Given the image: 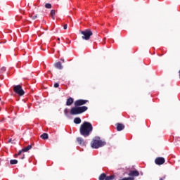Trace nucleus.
<instances>
[{
    "label": "nucleus",
    "instance_id": "nucleus-1",
    "mask_svg": "<svg viewBox=\"0 0 180 180\" xmlns=\"http://www.w3.org/2000/svg\"><path fill=\"white\" fill-rule=\"evenodd\" d=\"M93 130L94 127H92V124L88 122H84L79 127L80 134L81 136H83V137L89 136Z\"/></svg>",
    "mask_w": 180,
    "mask_h": 180
},
{
    "label": "nucleus",
    "instance_id": "nucleus-31",
    "mask_svg": "<svg viewBox=\"0 0 180 180\" xmlns=\"http://www.w3.org/2000/svg\"><path fill=\"white\" fill-rule=\"evenodd\" d=\"M63 63H64V59H62Z\"/></svg>",
    "mask_w": 180,
    "mask_h": 180
},
{
    "label": "nucleus",
    "instance_id": "nucleus-9",
    "mask_svg": "<svg viewBox=\"0 0 180 180\" xmlns=\"http://www.w3.org/2000/svg\"><path fill=\"white\" fill-rule=\"evenodd\" d=\"M115 125L117 126V131H122V130L124 129V124L122 123H117Z\"/></svg>",
    "mask_w": 180,
    "mask_h": 180
},
{
    "label": "nucleus",
    "instance_id": "nucleus-5",
    "mask_svg": "<svg viewBox=\"0 0 180 180\" xmlns=\"http://www.w3.org/2000/svg\"><path fill=\"white\" fill-rule=\"evenodd\" d=\"M13 91L18 95V96H23V95H25V90H23L20 84L14 86Z\"/></svg>",
    "mask_w": 180,
    "mask_h": 180
},
{
    "label": "nucleus",
    "instance_id": "nucleus-14",
    "mask_svg": "<svg viewBox=\"0 0 180 180\" xmlns=\"http://www.w3.org/2000/svg\"><path fill=\"white\" fill-rule=\"evenodd\" d=\"M29 150H32V145H29L28 146L22 148L23 153H27V151H29Z\"/></svg>",
    "mask_w": 180,
    "mask_h": 180
},
{
    "label": "nucleus",
    "instance_id": "nucleus-23",
    "mask_svg": "<svg viewBox=\"0 0 180 180\" xmlns=\"http://www.w3.org/2000/svg\"><path fill=\"white\" fill-rule=\"evenodd\" d=\"M30 18H32V20H34L35 19H37V15H31Z\"/></svg>",
    "mask_w": 180,
    "mask_h": 180
},
{
    "label": "nucleus",
    "instance_id": "nucleus-21",
    "mask_svg": "<svg viewBox=\"0 0 180 180\" xmlns=\"http://www.w3.org/2000/svg\"><path fill=\"white\" fill-rule=\"evenodd\" d=\"M45 8H46V9H51V4H50V3H46V4H45Z\"/></svg>",
    "mask_w": 180,
    "mask_h": 180
},
{
    "label": "nucleus",
    "instance_id": "nucleus-28",
    "mask_svg": "<svg viewBox=\"0 0 180 180\" xmlns=\"http://www.w3.org/2000/svg\"><path fill=\"white\" fill-rule=\"evenodd\" d=\"M8 143H12V139H10L8 141Z\"/></svg>",
    "mask_w": 180,
    "mask_h": 180
},
{
    "label": "nucleus",
    "instance_id": "nucleus-16",
    "mask_svg": "<svg viewBox=\"0 0 180 180\" xmlns=\"http://www.w3.org/2000/svg\"><path fill=\"white\" fill-rule=\"evenodd\" d=\"M99 180H106V174L105 173H102L99 177H98Z\"/></svg>",
    "mask_w": 180,
    "mask_h": 180
},
{
    "label": "nucleus",
    "instance_id": "nucleus-11",
    "mask_svg": "<svg viewBox=\"0 0 180 180\" xmlns=\"http://www.w3.org/2000/svg\"><path fill=\"white\" fill-rule=\"evenodd\" d=\"M72 103H74V98L70 97L69 98L67 99L66 105L71 106Z\"/></svg>",
    "mask_w": 180,
    "mask_h": 180
},
{
    "label": "nucleus",
    "instance_id": "nucleus-25",
    "mask_svg": "<svg viewBox=\"0 0 180 180\" xmlns=\"http://www.w3.org/2000/svg\"><path fill=\"white\" fill-rule=\"evenodd\" d=\"M53 86L54 88H58V86H60V84L58 83H55Z\"/></svg>",
    "mask_w": 180,
    "mask_h": 180
},
{
    "label": "nucleus",
    "instance_id": "nucleus-6",
    "mask_svg": "<svg viewBox=\"0 0 180 180\" xmlns=\"http://www.w3.org/2000/svg\"><path fill=\"white\" fill-rule=\"evenodd\" d=\"M89 102L88 100L79 99L75 102V106L82 107L84 105H86Z\"/></svg>",
    "mask_w": 180,
    "mask_h": 180
},
{
    "label": "nucleus",
    "instance_id": "nucleus-18",
    "mask_svg": "<svg viewBox=\"0 0 180 180\" xmlns=\"http://www.w3.org/2000/svg\"><path fill=\"white\" fill-rule=\"evenodd\" d=\"M5 71H6V68L5 66L0 67V75H2Z\"/></svg>",
    "mask_w": 180,
    "mask_h": 180
},
{
    "label": "nucleus",
    "instance_id": "nucleus-15",
    "mask_svg": "<svg viewBox=\"0 0 180 180\" xmlns=\"http://www.w3.org/2000/svg\"><path fill=\"white\" fill-rule=\"evenodd\" d=\"M82 120L80 117H75L74 119V123H75V124H79L81 123Z\"/></svg>",
    "mask_w": 180,
    "mask_h": 180
},
{
    "label": "nucleus",
    "instance_id": "nucleus-2",
    "mask_svg": "<svg viewBox=\"0 0 180 180\" xmlns=\"http://www.w3.org/2000/svg\"><path fill=\"white\" fill-rule=\"evenodd\" d=\"M86 110H88V108L86 106L78 107L75 105V107H72L70 109V115H72V116L82 115V113L86 112Z\"/></svg>",
    "mask_w": 180,
    "mask_h": 180
},
{
    "label": "nucleus",
    "instance_id": "nucleus-12",
    "mask_svg": "<svg viewBox=\"0 0 180 180\" xmlns=\"http://www.w3.org/2000/svg\"><path fill=\"white\" fill-rule=\"evenodd\" d=\"M55 68H57L58 70H63V65L61 64V62H57L54 64Z\"/></svg>",
    "mask_w": 180,
    "mask_h": 180
},
{
    "label": "nucleus",
    "instance_id": "nucleus-13",
    "mask_svg": "<svg viewBox=\"0 0 180 180\" xmlns=\"http://www.w3.org/2000/svg\"><path fill=\"white\" fill-rule=\"evenodd\" d=\"M41 139L42 140H48L49 139V134L47 133H44L43 134L41 135Z\"/></svg>",
    "mask_w": 180,
    "mask_h": 180
},
{
    "label": "nucleus",
    "instance_id": "nucleus-8",
    "mask_svg": "<svg viewBox=\"0 0 180 180\" xmlns=\"http://www.w3.org/2000/svg\"><path fill=\"white\" fill-rule=\"evenodd\" d=\"M129 176H139L140 173L137 170H131L128 174Z\"/></svg>",
    "mask_w": 180,
    "mask_h": 180
},
{
    "label": "nucleus",
    "instance_id": "nucleus-22",
    "mask_svg": "<svg viewBox=\"0 0 180 180\" xmlns=\"http://www.w3.org/2000/svg\"><path fill=\"white\" fill-rule=\"evenodd\" d=\"M64 113H65V116H68V108H65L64 110Z\"/></svg>",
    "mask_w": 180,
    "mask_h": 180
},
{
    "label": "nucleus",
    "instance_id": "nucleus-19",
    "mask_svg": "<svg viewBox=\"0 0 180 180\" xmlns=\"http://www.w3.org/2000/svg\"><path fill=\"white\" fill-rule=\"evenodd\" d=\"M115 178V175L106 176L105 180H113Z\"/></svg>",
    "mask_w": 180,
    "mask_h": 180
},
{
    "label": "nucleus",
    "instance_id": "nucleus-7",
    "mask_svg": "<svg viewBox=\"0 0 180 180\" xmlns=\"http://www.w3.org/2000/svg\"><path fill=\"white\" fill-rule=\"evenodd\" d=\"M155 163L156 165H162V164L165 163V159L162 157L156 158L155 160Z\"/></svg>",
    "mask_w": 180,
    "mask_h": 180
},
{
    "label": "nucleus",
    "instance_id": "nucleus-20",
    "mask_svg": "<svg viewBox=\"0 0 180 180\" xmlns=\"http://www.w3.org/2000/svg\"><path fill=\"white\" fill-rule=\"evenodd\" d=\"M11 165H15L18 164V160H10Z\"/></svg>",
    "mask_w": 180,
    "mask_h": 180
},
{
    "label": "nucleus",
    "instance_id": "nucleus-24",
    "mask_svg": "<svg viewBox=\"0 0 180 180\" xmlns=\"http://www.w3.org/2000/svg\"><path fill=\"white\" fill-rule=\"evenodd\" d=\"M22 153H23V149H22L21 150H19L18 155H15V156H18V155H20V154H22Z\"/></svg>",
    "mask_w": 180,
    "mask_h": 180
},
{
    "label": "nucleus",
    "instance_id": "nucleus-4",
    "mask_svg": "<svg viewBox=\"0 0 180 180\" xmlns=\"http://www.w3.org/2000/svg\"><path fill=\"white\" fill-rule=\"evenodd\" d=\"M80 33L81 34H82V39L83 40H89V39H91V36L94 34V33L90 29H87L84 31H80Z\"/></svg>",
    "mask_w": 180,
    "mask_h": 180
},
{
    "label": "nucleus",
    "instance_id": "nucleus-26",
    "mask_svg": "<svg viewBox=\"0 0 180 180\" xmlns=\"http://www.w3.org/2000/svg\"><path fill=\"white\" fill-rule=\"evenodd\" d=\"M126 179H127V180H134V177H133V176L127 177Z\"/></svg>",
    "mask_w": 180,
    "mask_h": 180
},
{
    "label": "nucleus",
    "instance_id": "nucleus-3",
    "mask_svg": "<svg viewBox=\"0 0 180 180\" xmlns=\"http://www.w3.org/2000/svg\"><path fill=\"white\" fill-rule=\"evenodd\" d=\"M104 146H106V143L101 140V138H95L91 142V147L92 148L98 149L101 148V147H103Z\"/></svg>",
    "mask_w": 180,
    "mask_h": 180
},
{
    "label": "nucleus",
    "instance_id": "nucleus-30",
    "mask_svg": "<svg viewBox=\"0 0 180 180\" xmlns=\"http://www.w3.org/2000/svg\"><path fill=\"white\" fill-rule=\"evenodd\" d=\"M23 158H25V156H23L22 158H21V160H23Z\"/></svg>",
    "mask_w": 180,
    "mask_h": 180
},
{
    "label": "nucleus",
    "instance_id": "nucleus-27",
    "mask_svg": "<svg viewBox=\"0 0 180 180\" xmlns=\"http://www.w3.org/2000/svg\"><path fill=\"white\" fill-rule=\"evenodd\" d=\"M67 27H68V25H67V24H65V25L63 26V29H64L65 30H67Z\"/></svg>",
    "mask_w": 180,
    "mask_h": 180
},
{
    "label": "nucleus",
    "instance_id": "nucleus-29",
    "mask_svg": "<svg viewBox=\"0 0 180 180\" xmlns=\"http://www.w3.org/2000/svg\"><path fill=\"white\" fill-rule=\"evenodd\" d=\"M165 179V176H163V178H160V180H164Z\"/></svg>",
    "mask_w": 180,
    "mask_h": 180
},
{
    "label": "nucleus",
    "instance_id": "nucleus-32",
    "mask_svg": "<svg viewBox=\"0 0 180 180\" xmlns=\"http://www.w3.org/2000/svg\"><path fill=\"white\" fill-rule=\"evenodd\" d=\"M0 101H1V98H0Z\"/></svg>",
    "mask_w": 180,
    "mask_h": 180
},
{
    "label": "nucleus",
    "instance_id": "nucleus-17",
    "mask_svg": "<svg viewBox=\"0 0 180 180\" xmlns=\"http://www.w3.org/2000/svg\"><path fill=\"white\" fill-rule=\"evenodd\" d=\"M50 15L52 18V19L54 20V19H56V18L54 16H56V10H51L50 12Z\"/></svg>",
    "mask_w": 180,
    "mask_h": 180
},
{
    "label": "nucleus",
    "instance_id": "nucleus-10",
    "mask_svg": "<svg viewBox=\"0 0 180 180\" xmlns=\"http://www.w3.org/2000/svg\"><path fill=\"white\" fill-rule=\"evenodd\" d=\"M77 141L79 144V146H86L85 140L82 137L77 138Z\"/></svg>",
    "mask_w": 180,
    "mask_h": 180
}]
</instances>
